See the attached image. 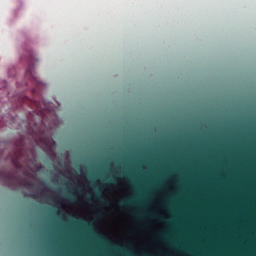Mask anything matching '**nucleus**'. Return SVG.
Listing matches in <instances>:
<instances>
[{
    "mask_svg": "<svg viewBox=\"0 0 256 256\" xmlns=\"http://www.w3.org/2000/svg\"><path fill=\"white\" fill-rule=\"evenodd\" d=\"M26 77L31 81H34L37 89L41 87V82L39 81V78H37V76L35 75V66L32 63H29L26 68Z\"/></svg>",
    "mask_w": 256,
    "mask_h": 256,
    "instance_id": "obj_1",
    "label": "nucleus"
},
{
    "mask_svg": "<svg viewBox=\"0 0 256 256\" xmlns=\"http://www.w3.org/2000/svg\"><path fill=\"white\" fill-rule=\"evenodd\" d=\"M95 199H97V201H99V203H101V205H107V200L104 199L103 197H101V195L96 194Z\"/></svg>",
    "mask_w": 256,
    "mask_h": 256,
    "instance_id": "obj_2",
    "label": "nucleus"
},
{
    "mask_svg": "<svg viewBox=\"0 0 256 256\" xmlns=\"http://www.w3.org/2000/svg\"><path fill=\"white\" fill-rule=\"evenodd\" d=\"M132 204L131 200H124L121 203H119V207H130V205Z\"/></svg>",
    "mask_w": 256,
    "mask_h": 256,
    "instance_id": "obj_3",
    "label": "nucleus"
},
{
    "mask_svg": "<svg viewBox=\"0 0 256 256\" xmlns=\"http://www.w3.org/2000/svg\"><path fill=\"white\" fill-rule=\"evenodd\" d=\"M151 217H156L157 219L165 221V218H163V216H160V215H157V214H152Z\"/></svg>",
    "mask_w": 256,
    "mask_h": 256,
    "instance_id": "obj_4",
    "label": "nucleus"
},
{
    "mask_svg": "<svg viewBox=\"0 0 256 256\" xmlns=\"http://www.w3.org/2000/svg\"><path fill=\"white\" fill-rule=\"evenodd\" d=\"M23 187H31V183H29V182H23Z\"/></svg>",
    "mask_w": 256,
    "mask_h": 256,
    "instance_id": "obj_5",
    "label": "nucleus"
},
{
    "mask_svg": "<svg viewBox=\"0 0 256 256\" xmlns=\"http://www.w3.org/2000/svg\"><path fill=\"white\" fill-rule=\"evenodd\" d=\"M8 178H9L10 180H12V179H13V176H12V175H8Z\"/></svg>",
    "mask_w": 256,
    "mask_h": 256,
    "instance_id": "obj_6",
    "label": "nucleus"
},
{
    "mask_svg": "<svg viewBox=\"0 0 256 256\" xmlns=\"http://www.w3.org/2000/svg\"><path fill=\"white\" fill-rule=\"evenodd\" d=\"M77 193H81V191H80V190H77Z\"/></svg>",
    "mask_w": 256,
    "mask_h": 256,
    "instance_id": "obj_7",
    "label": "nucleus"
},
{
    "mask_svg": "<svg viewBox=\"0 0 256 256\" xmlns=\"http://www.w3.org/2000/svg\"><path fill=\"white\" fill-rule=\"evenodd\" d=\"M162 239H165V236H162Z\"/></svg>",
    "mask_w": 256,
    "mask_h": 256,
    "instance_id": "obj_8",
    "label": "nucleus"
},
{
    "mask_svg": "<svg viewBox=\"0 0 256 256\" xmlns=\"http://www.w3.org/2000/svg\"><path fill=\"white\" fill-rule=\"evenodd\" d=\"M34 197H37V194H35Z\"/></svg>",
    "mask_w": 256,
    "mask_h": 256,
    "instance_id": "obj_9",
    "label": "nucleus"
}]
</instances>
